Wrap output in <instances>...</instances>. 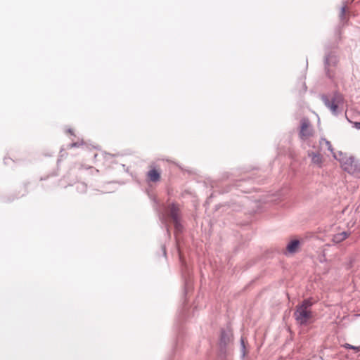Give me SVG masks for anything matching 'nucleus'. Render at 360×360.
Listing matches in <instances>:
<instances>
[{"label":"nucleus","mask_w":360,"mask_h":360,"mask_svg":"<svg viewBox=\"0 0 360 360\" xmlns=\"http://www.w3.org/2000/svg\"><path fill=\"white\" fill-rule=\"evenodd\" d=\"M334 158L340 162V167L347 173L359 176L360 175V160L352 155L338 151Z\"/></svg>","instance_id":"obj_1"},{"label":"nucleus","mask_w":360,"mask_h":360,"mask_svg":"<svg viewBox=\"0 0 360 360\" xmlns=\"http://www.w3.org/2000/svg\"><path fill=\"white\" fill-rule=\"evenodd\" d=\"M231 340L230 335L223 331L221 335V342L226 345Z\"/></svg>","instance_id":"obj_11"},{"label":"nucleus","mask_w":360,"mask_h":360,"mask_svg":"<svg viewBox=\"0 0 360 360\" xmlns=\"http://www.w3.org/2000/svg\"><path fill=\"white\" fill-rule=\"evenodd\" d=\"M352 345H349V344H345V348H347V349H352Z\"/></svg>","instance_id":"obj_16"},{"label":"nucleus","mask_w":360,"mask_h":360,"mask_svg":"<svg viewBox=\"0 0 360 360\" xmlns=\"http://www.w3.org/2000/svg\"><path fill=\"white\" fill-rule=\"evenodd\" d=\"M325 63L326 65H329V58L328 57H326Z\"/></svg>","instance_id":"obj_17"},{"label":"nucleus","mask_w":360,"mask_h":360,"mask_svg":"<svg viewBox=\"0 0 360 360\" xmlns=\"http://www.w3.org/2000/svg\"><path fill=\"white\" fill-rule=\"evenodd\" d=\"M345 13V7H342L341 9V16H344Z\"/></svg>","instance_id":"obj_15"},{"label":"nucleus","mask_w":360,"mask_h":360,"mask_svg":"<svg viewBox=\"0 0 360 360\" xmlns=\"http://www.w3.org/2000/svg\"><path fill=\"white\" fill-rule=\"evenodd\" d=\"M311 136H313V130L310 125V122L308 119L303 118L301 120L300 136L302 140L305 141Z\"/></svg>","instance_id":"obj_4"},{"label":"nucleus","mask_w":360,"mask_h":360,"mask_svg":"<svg viewBox=\"0 0 360 360\" xmlns=\"http://www.w3.org/2000/svg\"><path fill=\"white\" fill-rule=\"evenodd\" d=\"M308 156L311 158V162L321 168L323 165V157L319 153L308 152Z\"/></svg>","instance_id":"obj_5"},{"label":"nucleus","mask_w":360,"mask_h":360,"mask_svg":"<svg viewBox=\"0 0 360 360\" xmlns=\"http://www.w3.org/2000/svg\"><path fill=\"white\" fill-rule=\"evenodd\" d=\"M353 127L355 129L360 130V122H354L353 123Z\"/></svg>","instance_id":"obj_13"},{"label":"nucleus","mask_w":360,"mask_h":360,"mask_svg":"<svg viewBox=\"0 0 360 360\" xmlns=\"http://www.w3.org/2000/svg\"><path fill=\"white\" fill-rule=\"evenodd\" d=\"M321 98L326 106L335 115L338 114L339 110L342 109L343 107L344 98L340 94L335 93L333 96L331 100H330L326 96H322Z\"/></svg>","instance_id":"obj_3"},{"label":"nucleus","mask_w":360,"mask_h":360,"mask_svg":"<svg viewBox=\"0 0 360 360\" xmlns=\"http://www.w3.org/2000/svg\"><path fill=\"white\" fill-rule=\"evenodd\" d=\"M170 216L172 218L174 222L175 223V225L176 226V228H178V226H179V209L178 207L174 205H172L171 207H170Z\"/></svg>","instance_id":"obj_7"},{"label":"nucleus","mask_w":360,"mask_h":360,"mask_svg":"<svg viewBox=\"0 0 360 360\" xmlns=\"http://www.w3.org/2000/svg\"><path fill=\"white\" fill-rule=\"evenodd\" d=\"M349 234L346 231H342L340 233H338L333 236V241L335 243H339L346 239L348 237Z\"/></svg>","instance_id":"obj_8"},{"label":"nucleus","mask_w":360,"mask_h":360,"mask_svg":"<svg viewBox=\"0 0 360 360\" xmlns=\"http://www.w3.org/2000/svg\"><path fill=\"white\" fill-rule=\"evenodd\" d=\"M300 247V241L298 240H291L286 246V250L289 254L295 253Z\"/></svg>","instance_id":"obj_6"},{"label":"nucleus","mask_w":360,"mask_h":360,"mask_svg":"<svg viewBox=\"0 0 360 360\" xmlns=\"http://www.w3.org/2000/svg\"><path fill=\"white\" fill-rule=\"evenodd\" d=\"M311 305L312 302L309 300H304L300 304L297 306L294 316L299 324L306 325L311 318Z\"/></svg>","instance_id":"obj_2"},{"label":"nucleus","mask_w":360,"mask_h":360,"mask_svg":"<svg viewBox=\"0 0 360 360\" xmlns=\"http://www.w3.org/2000/svg\"><path fill=\"white\" fill-rule=\"evenodd\" d=\"M319 143L322 146L325 145L326 147L327 148V149L332 153L333 158H334V154L338 155V153L334 152L332 144L329 141L326 140V139L322 138V139H321Z\"/></svg>","instance_id":"obj_9"},{"label":"nucleus","mask_w":360,"mask_h":360,"mask_svg":"<svg viewBox=\"0 0 360 360\" xmlns=\"http://www.w3.org/2000/svg\"><path fill=\"white\" fill-rule=\"evenodd\" d=\"M148 176L151 181L156 182L160 179V173L155 169H151L148 173Z\"/></svg>","instance_id":"obj_10"},{"label":"nucleus","mask_w":360,"mask_h":360,"mask_svg":"<svg viewBox=\"0 0 360 360\" xmlns=\"http://www.w3.org/2000/svg\"><path fill=\"white\" fill-rule=\"evenodd\" d=\"M240 342H241V347H242V354H243V357H244L245 355L244 340L242 338Z\"/></svg>","instance_id":"obj_12"},{"label":"nucleus","mask_w":360,"mask_h":360,"mask_svg":"<svg viewBox=\"0 0 360 360\" xmlns=\"http://www.w3.org/2000/svg\"><path fill=\"white\" fill-rule=\"evenodd\" d=\"M352 349L356 350V352H359L360 351V347H355V346L352 345Z\"/></svg>","instance_id":"obj_14"}]
</instances>
